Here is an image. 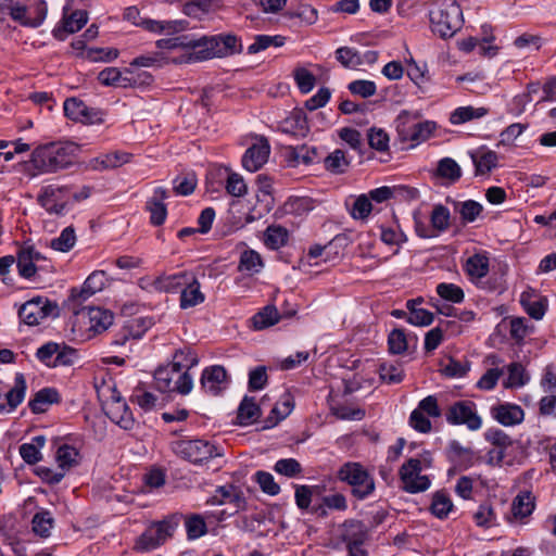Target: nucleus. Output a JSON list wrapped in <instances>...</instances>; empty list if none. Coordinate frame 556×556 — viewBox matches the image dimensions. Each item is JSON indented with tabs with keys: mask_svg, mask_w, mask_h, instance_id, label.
Returning <instances> with one entry per match:
<instances>
[{
	"mask_svg": "<svg viewBox=\"0 0 556 556\" xmlns=\"http://www.w3.org/2000/svg\"><path fill=\"white\" fill-rule=\"evenodd\" d=\"M160 50L176 51L177 56H165V63L190 64L212 59H220L240 53L242 45L240 39L232 34H218L212 36L195 37L194 35H180L156 41Z\"/></svg>",
	"mask_w": 556,
	"mask_h": 556,
	"instance_id": "f257e3e1",
	"label": "nucleus"
},
{
	"mask_svg": "<svg viewBox=\"0 0 556 556\" xmlns=\"http://www.w3.org/2000/svg\"><path fill=\"white\" fill-rule=\"evenodd\" d=\"M77 152L78 146L74 142H50L33 151L31 164L39 174L55 173L72 165Z\"/></svg>",
	"mask_w": 556,
	"mask_h": 556,
	"instance_id": "f03ea898",
	"label": "nucleus"
},
{
	"mask_svg": "<svg viewBox=\"0 0 556 556\" xmlns=\"http://www.w3.org/2000/svg\"><path fill=\"white\" fill-rule=\"evenodd\" d=\"M431 29L442 38L452 37L460 29L464 18L456 0H438L429 12Z\"/></svg>",
	"mask_w": 556,
	"mask_h": 556,
	"instance_id": "7ed1b4c3",
	"label": "nucleus"
},
{
	"mask_svg": "<svg viewBox=\"0 0 556 556\" xmlns=\"http://www.w3.org/2000/svg\"><path fill=\"white\" fill-rule=\"evenodd\" d=\"M433 458L430 452L425 451L418 457H412L405 462L399 471L403 489L408 493H419L430 488L431 481L422 470L432 467Z\"/></svg>",
	"mask_w": 556,
	"mask_h": 556,
	"instance_id": "20e7f679",
	"label": "nucleus"
},
{
	"mask_svg": "<svg viewBox=\"0 0 556 556\" xmlns=\"http://www.w3.org/2000/svg\"><path fill=\"white\" fill-rule=\"evenodd\" d=\"M338 478L351 486L352 495L357 500L363 501L375 492V479L361 463L343 464L338 470Z\"/></svg>",
	"mask_w": 556,
	"mask_h": 556,
	"instance_id": "39448f33",
	"label": "nucleus"
},
{
	"mask_svg": "<svg viewBox=\"0 0 556 556\" xmlns=\"http://www.w3.org/2000/svg\"><path fill=\"white\" fill-rule=\"evenodd\" d=\"M399 138L403 142L418 144L430 138L437 128L434 122H419L418 115L403 111L395 119Z\"/></svg>",
	"mask_w": 556,
	"mask_h": 556,
	"instance_id": "423d86ee",
	"label": "nucleus"
},
{
	"mask_svg": "<svg viewBox=\"0 0 556 556\" xmlns=\"http://www.w3.org/2000/svg\"><path fill=\"white\" fill-rule=\"evenodd\" d=\"M155 387L161 392H178L188 394L193 387L192 377L187 371H181L175 363L160 367L154 374Z\"/></svg>",
	"mask_w": 556,
	"mask_h": 556,
	"instance_id": "0eeeda50",
	"label": "nucleus"
},
{
	"mask_svg": "<svg viewBox=\"0 0 556 556\" xmlns=\"http://www.w3.org/2000/svg\"><path fill=\"white\" fill-rule=\"evenodd\" d=\"M174 453L192 464H202L222 454L217 447L204 440H178L173 443Z\"/></svg>",
	"mask_w": 556,
	"mask_h": 556,
	"instance_id": "6e6552de",
	"label": "nucleus"
},
{
	"mask_svg": "<svg viewBox=\"0 0 556 556\" xmlns=\"http://www.w3.org/2000/svg\"><path fill=\"white\" fill-rule=\"evenodd\" d=\"M18 315L25 324L37 326L49 317H56L59 308L47 298L36 296L21 306Z\"/></svg>",
	"mask_w": 556,
	"mask_h": 556,
	"instance_id": "1a4fd4ad",
	"label": "nucleus"
},
{
	"mask_svg": "<svg viewBox=\"0 0 556 556\" xmlns=\"http://www.w3.org/2000/svg\"><path fill=\"white\" fill-rule=\"evenodd\" d=\"M450 425H465L469 430L477 431L482 427V419L477 414L476 404L471 401H458L445 413Z\"/></svg>",
	"mask_w": 556,
	"mask_h": 556,
	"instance_id": "9d476101",
	"label": "nucleus"
},
{
	"mask_svg": "<svg viewBox=\"0 0 556 556\" xmlns=\"http://www.w3.org/2000/svg\"><path fill=\"white\" fill-rule=\"evenodd\" d=\"M174 527L168 521H160L151 525L137 540L135 547L147 552L159 547L173 533Z\"/></svg>",
	"mask_w": 556,
	"mask_h": 556,
	"instance_id": "9b49d317",
	"label": "nucleus"
},
{
	"mask_svg": "<svg viewBox=\"0 0 556 556\" xmlns=\"http://www.w3.org/2000/svg\"><path fill=\"white\" fill-rule=\"evenodd\" d=\"M65 115L74 121L83 124H100L103 122V113L100 110L89 108L77 98H70L64 101Z\"/></svg>",
	"mask_w": 556,
	"mask_h": 556,
	"instance_id": "f8f14e48",
	"label": "nucleus"
},
{
	"mask_svg": "<svg viewBox=\"0 0 556 556\" xmlns=\"http://www.w3.org/2000/svg\"><path fill=\"white\" fill-rule=\"evenodd\" d=\"M22 8L24 11L20 13L22 15L20 18L14 15L9 16L23 27L38 28L47 18L48 4L45 0H29L23 3Z\"/></svg>",
	"mask_w": 556,
	"mask_h": 556,
	"instance_id": "ddd939ff",
	"label": "nucleus"
},
{
	"mask_svg": "<svg viewBox=\"0 0 556 556\" xmlns=\"http://www.w3.org/2000/svg\"><path fill=\"white\" fill-rule=\"evenodd\" d=\"M70 199L68 189L56 185L42 188L38 201L49 213L62 214Z\"/></svg>",
	"mask_w": 556,
	"mask_h": 556,
	"instance_id": "4468645a",
	"label": "nucleus"
},
{
	"mask_svg": "<svg viewBox=\"0 0 556 556\" xmlns=\"http://www.w3.org/2000/svg\"><path fill=\"white\" fill-rule=\"evenodd\" d=\"M270 146L265 137H257L242 156V166L249 172L258 170L268 160Z\"/></svg>",
	"mask_w": 556,
	"mask_h": 556,
	"instance_id": "2eb2a0df",
	"label": "nucleus"
},
{
	"mask_svg": "<svg viewBox=\"0 0 556 556\" xmlns=\"http://www.w3.org/2000/svg\"><path fill=\"white\" fill-rule=\"evenodd\" d=\"M106 283V275L102 270H96L88 276L80 289H72L70 300L80 305L94 293L101 291Z\"/></svg>",
	"mask_w": 556,
	"mask_h": 556,
	"instance_id": "dca6fc26",
	"label": "nucleus"
},
{
	"mask_svg": "<svg viewBox=\"0 0 556 556\" xmlns=\"http://www.w3.org/2000/svg\"><path fill=\"white\" fill-rule=\"evenodd\" d=\"M227 372L223 366L206 367L201 376V387L205 393L218 395L227 388Z\"/></svg>",
	"mask_w": 556,
	"mask_h": 556,
	"instance_id": "f3484780",
	"label": "nucleus"
},
{
	"mask_svg": "<svg viewBox=\"0 0 556 556\" xmlns=\"http://www.w3.org/2000/svg\"><path fill=\"white\" fill-rule=\"evenodd\" d=\"M87 22L88 15L86 11L76 10L70 15L64 12L62 21L53 28L52 35L55 39L63 41L67 35L80 30Z\"/></svg>",
	"mask_w": 556,
	"mask_h": 556,
	"instance_id": "a211bd4d",
	"label": "nucleus"
},
{
	"mask_svg": "<svg viewBox=\"0 0 556 556\" xmlns=\"http://www.w3.org/2000/svg\"><path fill=\"white\" fill-rule=\"evenodd\" d=\"M134 23L148 31L165 35H175L185 31L189 25L185 20L156 21L151 18H141L139 22Z\"/></svg>",
	"mask_w": 556,
	"mask_h": 556,
	"instance_id": "6ab92c4d",
	"label": "nucleus"
},
{
	"mask_svg": "<svg viewBox=\"0 0 556 556\" xmlns=\"http://www.w3.org/2000/svg\"><path fill=\"white\" fill-rule=\"evenodd\" d=\"M492 417L505 427L519 425L525 419L523 409L516 404L504 403L491 408Z\"/></svg>",
	"mask_w": 556,
	"mask_h": 556,
	"instance_id": "aec40b11",
	"label": "nucleus"
},
{
	"mask_svg": "<svg viewBox=\"0 0 556 556\" xmlns=\"http://www.w3.org/2000/svg\"><path fill=\"white\" fill-rule=\"evenodd\" d=\"M106 414L109 418L122 429L130 430L135 425V419L129 407L121 397H112Z\"/></svg>",
	"mask_w": 556,
	"mask_h": 556,
	"instance_id": "412c9836",
	"label": "nucleus"
},
{
	"mask_svg": "<svg viewBox=\"0 0 556 556\" xmlns=\"http://www.w3.org/2000/svg\"><path fill=\"white\" fill-rule=\"evenodd\" d=\"M167 198V191L161 187L154 190L153 197L147 202L150 212V222L154 226L162 225L167 216V208L163 201Z\"/></svg>",
	"mask_w": 556,
	"mask_h": 556,
	"instance_id": "4be33fe9",
	"label": "nucleus"
},
{
	"mask_svg": "<svg viewBox=\"0 0 556 556\" xmlns=\"http://www.w3.org/2000/svg\"><path fill=\"white\" fill-rule=\"evenodd\" d=\"M26 379L23 374H16L13 384L4 394L5 405L2 404V409L8 408L9 412L14 410L25 399L26 394Z\"/></svg>",
	"mask_w": 556,
	"mask_h": 556,
	"instance_id": "5701e85b",
	"label": "nucleus"
},
{
	"mask_svg": "<svg viewBox=\"0 0 556 556\" xmlns=\"http://www.w3.org/2000/svg\"><path fill=\"white\" fill-rule=\"evenodd\" d=\"M434 177L443 180V185H453L462 177V168L452 157H443L438 162Z\"/></svg>",
	"mask_w": 556,
	"mask_h": 556,
	"instance_id": "b1692460",
	"label": "nucleus"
},
{
	"mask_svg": "<svg viewBox=\"0 0 556 556\" xmlns=\"http://www.w3.org/2000/svg\"><path fill=\"white\" fill-rule=\"evenodd\" d=\"M204 301L205 295L201 291V285L197 279V276L193 275L189 278V282L186 285L180 294V307L184 309L194 307Z\"/></svg>",
	"mask_w": 556,
	"mask_h": 556,
	"instance_id": "393cba45",
	"label": "nucleus"
},
{
	"mask_svg": "<svg viewBox=\"0 0 556 556\" xmlns=\"http://www.w3.org/2000/svg\"><path fill=\"white\" fill-rule=\"evenodd\" d=\"M534 507V498L529 492L518 494L511 503V516L508 517V521H522L532 514Z\"/></svg>",
	"mask_w": 556,
	"mask_h": 556,
	"instance_id": "a878e982",
	"label": "nucleus"
},
{
	"mask_svg": "<svg viewBox=\"0 0 556 556\" xmlns=\"http://www.w3.org/2000/svg\"><path fill=\"white\" fill-rule=\"evenodd\" d=\"M464 268L470 280L478 282L489 273V257L485 253L473 254L467 258Z\"/></svg>",
	"mask_w": 556,
	"mask_h": 556,
	"instance_id": "bb28decb",
	"label": "nucleus"
},
{
	"mask_svg": "<svg viewBox=\"0 0 556 556\" xmlns=\"http://www.w3.org/2000/svg\"><path fill=\"white\" fill-rule=\"evenodd\" d=\"M129 161V155L124 152H111L99 155L89 162V167L93 170L113 169Z\"/></svg>",
	"mask_w": 556,
	"mask_h": 556,
	"instance_id": "cd10ccee",
	"label": "nucleus"
},
{
	"mask_svg": "<svg viewBox=\"0 0 556 556\" xmlns=\"http://www.w3.org/2000/svg\"><path fill=\"white\" fill-rule=\"evenodd\" d=\"M194 274L192 271H180L175 275L161 277L155 281V288L165 292H176L185 289L189 278Z\"/></svg>",
	"mask_w": 556,
	"mask_h": 556,
	"instance_id": "c85d7f7f",
	"label": "nucleus"
},
{
	"mask_svg": "<svg viewBox=\"0 0 556 556\" xmlns=\"http://www.w3.org/2000/svg\"><path fill=\"white\" fill-rule=\"evenodd\" d=\"M89 329L94 333H101L113 324V314L101 307H89L87 312Z\"/></svg>",
	"mask_w": 556,
	"mask_h": 556,
	"instance_id": "c756f323",
	"label": "nucleus"
},
{
	"mask_svg": "<svg viewBox=\"0 0 556 556\" xmlns=\"http://www.w3.org/2000/svg\"><path fill=\"white\" fill-rule=\"evenodd\" d=\"M294 407V401L291 394H283L280 400L276 403V405L271 408L270 415L266 420V427H274L279 421L287 418Z\"/></svg>",
	"mask_w": 556,
	"mask_h": 556,
	"instance_id": "7c9ffc66",
	"label": "nucleus"
},
{
	"mask_svg": "<svg viewBox=\"0 0 556 556\" xmlns=\"http://www.w3.org/2000/svg\"><path fill=\"white\" fill-rule=\"evenodd\" d=\"M518 444L516 442L505 445V447H492L488 452V462L491 465L510 466L515 463V453L518 451Z\"/></svg>",
	"mask_w": 556,
	"mask_h": 556,
	"instance_id": "2f4dec72",
	"label": "nucleus"
},
{
	"mask_svg": "<svg viewBox=\"0 0 556 556\" xmlns=\"http://www.w3.org/2000/svg\"><path fill=\"white\" fill-rule=\"evenodd\" d=\"M59 402V393L55 389L43 388L35 393L34 397L29 401V407L33 413L39 414L48 409V407Z\"/></svg>",
	"mask_w": 556,
	"mask_h": 556,
	"instance_id": "473e14b6",
	"label": "nucleus"
},
{
	"mask_svg": "<svg viewBox=\"0 0 556 556\" xmlns=\"http://www.w3.org/2000/svg\"><path fill=\"white\" fill-rule=\"evenodd\" d=\"M261 416V408L254 397L244 396L238 407L237 418L241 426L254 424Z\"/></svg>",
	"mask_w": 556,
	"mask_h": 556,
	"instance_id": "72a5a7b5",
	"label": "nucleus"
},
{
	"mask_svg": "<svg viewBox=\"0 0 556 556\" xmlns=\"http://www.w3.org/2000/svg\"><path fill=\"white\" fill-rule=\"evenodd\" d=\"M289 232L280 225H270L263 237L264 244L270 250H278L288 242Z\"/></svg>",
	"mask_w": 556,
	"mask_h": 556,
	"instance_id": "f704fd0d",
	"label": "nucleus"
},
{
	"mask_svg": "<svg viewBox=\"0 0 556 556\" xmlns=\"http://www.w3.org/2000/svg\"><path fill=\"white\" fill-rule=\"evenodd\" d=\"M488 361L494 368L488 369L477 382V387L481 390H492L495 388L498 379L503 376V369L498 368L497 365L501 363L496 355H490Z\"/></svg>",
	"mask_w": 556,
	"mask_h": 556,
	"instance_id": "c9c22d12",
	"label": "nucleus"
},
{
	"mask_svg": "<svg viewBox=\"0 0 556 556\" xmlns=\"http://www.w3.org/2000/svg\"><path fill=\"white\" fill-rule=\"evenodd\" d=\"M529 381V375L520 363H511L507 366V378L503 386L506 389L523 387Z\"/></svg>",
	"mask_w": 556,
	"mask_h": 556,
	"instance_id": "e433bc0d",
	"label": "nucleus"
},
{
	"mask_svg": "<svg viewBox=\"0 0 556 556\" xmlns=\"http://www.w3.org/2000/svg\"><path fill=\"white\" fill-rule=\"evenodd\" d=\"M488 114L485 108L460 106L451 113L450 122L453 125H460L472 119H478Z\"/></svg>",
	"mask_w": 556,
	"mask_h": 556,
	"instance_id": "4c0bfd02",
	"label": "nucleus"
},
{
	"mask_svg": "<svg viewBox=\"0 0 556 556\" xmlns=\"http://www.w3.org/2000/svg\"><path fill=\"white\" fill-rule=\"evenodd\" d=\"M430 223L437 236L446 231L451 224L450 210L442 204H435L430 214Z\"/></svg>",
	"mask_w": 556,
	"mask_h": 556,
	"instance_id": "58836bf2",
	"label": "nucleus"
},
{
	"mask_svg": "<svg viewBox=\"0 0 556 556\" xmlns=\"http://www.w3.org/2000/svg\"><path fill=\"white\" fill-rule=\"evenodd\" d=\"M454 210L457 212L464 223H473L482 213V205L473 200L454 202Z\"/></svg>",
	"mask_w": 556,
	"mask_h": 556,
	"instance_id": "ea45409f",
	"label": "nucleus"
},
{
	"mask_svg": "<svg viewBox=\"0 0 556 556\" xmlns=\"http://www.w3.org/2000/svg\"><path fill=\"white\" fill-rule=\"evenodd\" d=\"M98 79L102 85L105 86H116V87H127L131 85V78L124 75L116 67H108L101 71L98 75Z\"/></svg>",
	"mask_w": 556,
	"mask_h": 556,
	"instance_id": "a19ab883",
	"label": "nucleus"
},
{
	"mask_svg": "<svg viewBox=\"0 0 556 556\" xmlns=\"http://www.w3.org/2000/svg\"><path fill=\"white\" fill-rule=\"evenodd\" d=\"M280 319V315L275 306H265L262 311L252 317L254 329L262 330L267 327L274 326Z\"/></svg>",
	"mask_w": 556,
	"mask_h": 556,
	"instance_id": "79ce46f5",
	"label": "nucleus"
},
{
	"mask_svg": "<svg viewBox=\"0 0 556 556\" xmlns=\"http://www.w3.org/2000/svg\"><path fill=\"white\" fill-rule=\"evenodd\" d=\"M78 451L71 445H61L56 451V463L64 472L78 464Z\"/></svg>",
	"mask_w": 556,
	"mask_h": 556,
	"instance_id": "37998d69",
	"label": "nucleus"
},
{
	"mask_svg": "<svg viewBox=\"0 0 556 556\" xmlns=\"http://www.w3.org/2000/svg\"><path fill=\"white\" fill-rule=\"evenodd\" d=\"M283 43L285 38L282 36L257 35L254 38V42L248 47V53L255 54L266 50L270 46L281 47Z\"/></svg>",
	"mask_w": 556,
	"mask_h": 556,
	"instance_id": "c03bdc74",
	"label": "nucleus"
},
{
	"mask_svg": "<svg viewBox=\"0 0 556 556\" xmlns=\"http://www.w3.org/2000/svg\"><path fill=\"white\" fill-rule=\"evenodd\" d=\"M372 211V204L367 194L356 197L350 207L352 218L357 220L366 219Z\"/></svg>",
	"mask_w": 556,
	"mask_h": 556,
	"instance_id": "a18cd8bd",
	"label": "nucleus"
},
{
	"mask_svg": "<svg viewBox=\"0 0 556 556\" xmlns=\"http://www.w3.org/2000/svg\"><path fill=\"white\" fill-rule=\"evenodd\" d=\"M76 243V235L73 227L64 228L60 236L52 239L50 247L60 252H68Z\"/></svg>",
	"mask_w": 556,
	"mask_h": 556,
	"instance_id": "49530a36",
	"label": "nucleus"
},
{
	"mask_svg": "<svg viewBox=\"0 0 556 556\" xmlns=\"http://www.w3.org/2000/svg\"><path fill=\"white\" fill-rule=\"evenodd\" d=\"M337 60L346 68H356L363 64L359 52L350 47H341L336 51Z\"/></svg>",
	"mask_w": 556,
	"mask_h": 556,
	"instance_id": "de8ad7c7",
	"label": "nucleus"
},
{
	"mask_svg": "<svg viewBox=\"0 0 556 556\" xmlns=\"http://www.w3.org/2000/svg\"><path fill=\"white\" fill-rule=\"evenodd\" d=\"M173 362L181 371L188 372L189 369L199 364V357L192 349L186 348L175 353Z\"/></svg>",
	"mask_w": 556,
	"mask_h": 556,
	"instance_id": "09e8293b",
	"label": "nucleus"
},
{
	"mask_svg": "<svg viewBox=\"0 0 556 556\" xmlns=\"http://www.w3.org/2000/svg\"><path fill=\"white\" fill-rule=\"evenodd\" d=\"M53 527V518L47 510L38 511L33 518V530L41 538H48Z\"/></svg>",
	"mask_w": 556,
	"mask_h": 556,
	"instance_id": "8fccbe9b",
	"label": "nucleus"
},
{
	"mask_svg": "<svg viewBox=\"0 0 556 556\" xmlns=\"http://www.w3.org/2000/svg\"><path fill=\"white\" fill-rule=\"evenodd\" d=\"M509 333L516 342H521L528 334L533 331V325L529 324L525 317H514L510 319Z\"/></svg>",
	"mask_w": 556,
	"mask_h": 556,
	"instance_id": "3c124183",
	"label": "nucleus"
},
{
	"mask_svg": "<svg viewBox=\"0 0 556 556\" xmlns=\"http://www.w3.org/2000/svg\"><path fill=\"white\" fill-rule=\"evenodd\" d=\"M263 267L261 255L253 250H245L240 257L239 270L258 273Z\"/></svg>",
	"mask_w": 556,
	"mask_h": 556,
	"instance_id": "603ef678",
	"label": "nucleus"
},
{
	"mask_svg": "<svg viewBox=\"0 0 556 556\" xmlns=\"http://www.w3.org/2000/svg\"><path fill=\"white\" fill-rule=\"evenodd\" d=\"M478 174L491 172L497 165V154L494 151L482 152L480 155L472 156Z\"/></svg>",
	"mask_w": 556,
	"mask_h": 556,
	"instance_id": "864d4df0",
	"label": "nucleus"
},
{
	"mask_svg": "<svg viewBox=\"0 0 556 556\" xmlns=\"http://www.w3.org/2000/svg\"><path fill=\"white\" fill-rule=\"evenodd\" d=\"M349 166L345 153L342 150H334L325 159V167L334 174L343 173Z\"/></svg>",
	"mask_w": 556,
	"mask_h": 556,
	"instance_id": "5fc2aeb1",
	"label": "nucleus"
},
{
	"mask_svg": "<svg viewBox=\"0 0 556 556\" xmlns=\"http://www.w3.org/2000/svg\"><path fill=\"white\" fill-rule=\"evenodd\" d=\"M437 293L442 299L453 303H460L465 298L463 289L454 283H439L437 286Z\"/></svg>",
	"mask_w": 556,
	"mask_h": 556,
	"instance_id": "6e6d98bb",
	"label": "nucleus"
},
{
	"mask_svg": "<svg viewBox=\"0 0 556 556\" xmlns=\"http://www.w3.org/2000/svg\"><path fill=\"white\" fill-rule=\"evenodd\" d=\"M379 376L388 384L400 383L404 378V370L400 365L382 364L379 368Z\"/></svg>",
	"mask_w": 556,
	"mask_h": 556,
	"instance_id": "4d7b16f0",
	"label": "nucleus"
},
{
	"mask_svg": "<svg viewBox=\"0 0 556 556\" xmlns=\"http://www.w3.org/2000/svg\"><path fill=\"white\" fill-rule=\"evenodd\" d=\"M185 526L190 540L199 539L206 533V523L200 515L189 516L186 519Z\"/></svg>",
	"mask_w": 556,
	"mask_h": 556,
	"instance_id": "13d9d810",
	"label": "nucleus"
},
{
	"mask_svg": "<svg viewBox=\"0 0 556 556\" xmlns=\"http://www.w3.org/2000/svg\"><path fill=\"white\" fill-rule=\"evenodd\" d=\"M294 80L302 93H308L315 86V76L304 67H298L293 72Z\"/></svg>",
	"mask_w": 556,
	"mask_h": 556,
	"instance_id": "bf43d9fd",
	"label": "nucleus"
},
{
	"mask_svg": "<svg viewBox=\"0 0 556 556\" xmlns=\"http://www.w3.org/2000/svg\"><path fill=\"white\" fill-rule=\"evenodd\" d=\"M351 93L359 96L364 99L374 96L377 91V86L372 80L357 79L348 85Z\"/></svg>",
	"mask_w": 556,
	"mask_h": 556,
	"instance_id": "052dcab7",
	"label": "nucleus"
},
{
	"mask_svg": "<svg viewBox=\"0 0 556 556\" xmlns=\"http://www.w3.org/2000/svg\"><path fill=\"white\" fill-rule=\"evenodd\" d=\"M452 507V501L446 494L437 492L433 495L431 511L434 516L439 518H444L451 511Z\"/></svg>",
	"mask_w": 556,
	"mask_h": 556,
	"instance_id": "680f3d73",
	"label": "nucleus"
},
{
	"mask_svg": "<svg viewBox=\"0 0 556 556\" xmlns=\"http://www.w3.org/2000/svg\"><path fill=\"white\" fill-rule=\"evenodd\" d=\"M475 521L479 527L490 528L496 525V516L492 506L483 503L473 515Z\"/></svg>",
	"mask_w": 556,
	"mask_h": 556,
	"instance_id": "e2e57ef3",
	"label": "nucleus"
},
{
	"mask_svg": "<svg viewBox=\"0 0 556 556\" xmlns=\"http://www.w3.org/2000/svg\"><path fill=\"white\" fill-rule=\"evenodd\" d=\"M274 469L276 472L292 478L302 472L301 464L294 458H282L276 462Z\"/></svg>",
	"mask_w": 556,
	"mask_h": 556,
	"instance_id": "0e129e2a",
	"label": "nucleus"
},
{
	"mask_svg": "<svg viewBox=\"0 0 556 556\" xmlns=\"http://www.w3.org/2000/svg\"><path fill=\"white\" fill-rule=\"evenodd\" d=\"M332 414L342 420H362L365 417V410L359 407L348 405H338L331 408Z\"/></svg>",
	"mask_w": 556,
	"mask_h": 556,
	"instance_id": "69168bd1",
	"label": "nucleus"
},
{
	"mask_svg": "<svg viewBox=\"0 0 556 556\" xmlns=\"http://www.w3.org/2000/svg\"><path fill=\"white\" fill-rule=\"evenodd\" d=\"M389 350L393 354H402L407 350V339L404 330L394 329L388 338Z\"/></svg>",
	"mask_w": 556,
	"mask_h": 556,
	"instance_id": "338daca9",
	"label": "nucleus"
},
{
	"mask_svg": "<svg viewBox=\"0 0 556 556\" xmlns=\"http://www.w3.org/2000/svg\"><path fill=\"white\" fill-rule=\"evenodd\" d=\"M59 345L54 342H48L37 350L38 359L49 367H53L55 364L56 354L59 352Z\"/></svg>",
	"mask_w": 556,
	"mask_h": 556,
	"instance_id": "774afa93",
	"label": "nucleus"
}]
</instances>
